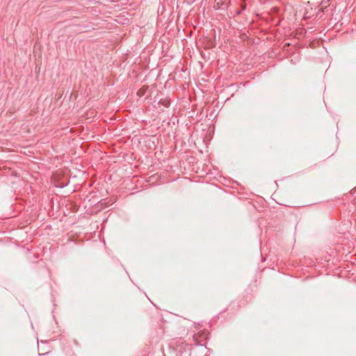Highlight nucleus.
<instances>
[{
    "label": "nucleus",
    "mask_w": 356,
    "mask_h": 356,
    "mask_svg": "<svg viewBox=\"0 0 356 356\" xmlns=\"http://www.w3.org/2000/svg\"><path fill=\"white\" fill-rule=\"evenodd\" d=\"M216 3L218 6L223 4V0H216Z\"/></svg>",
    "instance_id": "3"
},
{
    "label": "nucleus",
    "mask_w": 356,
    "mask_h": 356,
    "mask_svg": "<svg viewBox=\"0 0 356 356\" xmlns=\"http://www.w3.org/2000/svg\"><path fill=\"white\" fill-rule=\"evenodd\" d=\"M147 89V86H143L137 92V95L139 96V97H143L145 92H146V90Z\"/></svg>",
    "instance_id": "1"
},
{
    "label": "nucleus",
    "mask_w": 356,
    "mask_h": 356,
    "mask_svg": "<svg viewBox=\"0 0 356 356\" xmlns=\"http://www.w3.org/2000/svg\"><path fill=\"white\" fill-rule=\"evenodd\" d=\"M330 0H323L321 2V6L326 8L327 5H329Z\"/></svg>",
    "instance_id": "2"
}]
</instances>
